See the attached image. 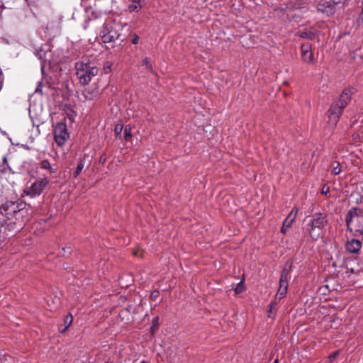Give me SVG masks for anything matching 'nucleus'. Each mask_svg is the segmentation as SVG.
Returning a JSON list of instances; mask_svg holds the SVG:
<instances>
[{
  "instance_id": "nucleus-1",
  "label": "nucleus",
  "mask_w": 363,
  "mask_h": 363,
  "mask_svg": "<svg viewBox=\"0 0 363 363\" xmlns=\"http://www.w3.org/2000/svg\"><path fill=\"white\" fill-rule=\"evenodd\" d=\"M75 69L79 83L84 86L88 84L99 72V68L87 58L77 62Z\"/></svg>"
},
{
  "instance_id": "nucleus-2",
  "label": "nucleus",
  "mask_w": 363,
  "mask_h": 363,
  "mask_svg": "<svg viewBox=\"0 0 363 363\" xmlns=\"http://www.w3.org/2000/svg\"><path fill=\"white\" fill-rule=\"evenodd\" d=\"M351 91L349 89H345L340 96L338 100L335 101L328 111V123L335 126L339 121L343 109L350 100Z\"/></svg>"
},
{
  "instance_id": "nucleus-3",
  "label": "nucleus",
  "mask_w": 363,
  "mask_h": 363,
  "mask_svg": "<svg viewBox=\"0 0 363 363\" xmlns=\"http://www.w3.org/2000/svg\"><path fill=\"white\" fill-rule=\"evenodd\" d=\"M328 224L326 216L323 213H314L308 219L306 231L310 237L316 240L324 234L325 228Z\"/></svg>"
},
{
  "instance_id": "nucleus-4",
  "label": "nucleus",
  "mask_w": 363,
  "mask_h": 363,
  "mask_svg": "<svg viewBox=\"0 0 363 363\" xmlns=\"http://www.w3.org/2000/svg\"><path fill=\"white\" fill-rule=\"evenodd\" d=\"M345 222L350 231H352L350 226L354 224L355 230L363 233V214L360 208L354 207L349 210L346 215Z\"/></svg>"
},
{
  "instance_id": "nucleus-5",
  "label": "nucleus",
  "mask_w": 363,
  "mask_h": 363,
  "mask_svg": "<svg viewBox=\"0 0 363 363\" xmlns=\"http://www.w3.org/2000/svg\"><path fill=\"white\" fill-rule=\"evenodd\" d=\"M26 204L21 202L6 201L1 206L0 213L11 219L16 213L23 210Z\"/></svg>"
},
{
  "instance_id": "nucleus-6",
  "label": "nucleus",
  "mask_w": 363,
  "mask_h": 363,
  "mask_svg": "<svg viewBox=\"0 0 363 363\" xmlns=\"http://www.w3.org/2000/svg\"><path fill=\"white\" fill-rule=\"evenodd\" d=\"M49 182L48 177L40 178L32 183L30 186H28L24 190V193L32 198L38 196L43 192Z\"/></svg>"
},
{
  "instance_id": "nucleus-7",
  "label": "nucleus",
  "mask_w": 363,
  "mask_h": 363,
  "mask_svg": "<svg viewBox=\"0 0 363 363\" xmlns=\"http://www.w3.org/2000/svg\"><path fill=\"white\" fill-rule=\"evenodd\" d=\"M54 137L58 145L61 146L65 144L68 138L67 125L65 123H57L54 129Z\"/></svg>"
},
{
  "instance_id": "nucleus-8",
  "label": "nucleus",
  "mask_w": 363,
  "mask_h": 363,
  "mask_svg": "<svg viewBox=\"0 0 363 363\" xmlns=\"http://www.w3.org/2000/svg\"><path fill=\"white\" fill-rule=\"evenodd\" d=\"M341 3V0H333V3L321 0L317 4V9L318 11L325 13L327 16H330L335 13L336 11L335 6Z\"/></svg>"
},
{
  "instance_id": "nucleus-9",
  "label": "nucleus",
  "mask_w": 363,
  "mask_h": 363,
  "mask_svg": "<svg viewBox=\"0 0 363 363\" xmlns=\"http://www.w3.org/2000/svg\"><path fill=\"white\" fill-rule=\"evenodd\" d=\"M111 28L110 25H105L100 33V37L104 43L115 42L119 37L118 32Z\"/></svg>"
},
{
  "instance_id": "nucleus-10",
  "label": "nucleus",
  "mask_w": 363,
  "mask_h": 363,
  "mask_svg": "<svg viewBox=\"0 0 363 363\" xmlns=\"http://www.w3.org/2000/svg\"><path fill=\"white\" fill-rule=\"evenodd\" d=\"M301 57L303 62L308 64H314L315 59L312 52V45L309 43L302 44L301 48Z\"/></svg>"
},
{
  "instance_id": "nucleus-11",
  "label": "nucleus",
  "mask_w": 363,
  "mask_h": 363,
  "mask_svg": "<svg viewBox=\"0 0 363 363\" xmlns=\"http://www.w3.org/2000/svg\"><path fill=\"white\" fill-rule=\"evenodd\" d=\"M298 212V209L296 208H294L290 213L288 215V216L285 218V220L283 222L282 227L281 228V232L284 234H286L287 232V230L291 226L292 223H294V220L296 219V214Z\"/></svg>"
},
{
  "instance_id": "nucleus-12",
  "label": "nucleus",
  "mask_w": 363,
  "mask_h": 363,
  "mask_svg": "<svg viewBox=\"0 0 363 363\" xmlns=\"http://www.w3.org/2000/svg\"><path fill=\"white\" fill-rule=\"evenodd\" d=\"M362 247V242L357 239L352 238L345 244L346 250L352 254L358 253Z\"/></svg>"
},
{
  "instance_id": "nucleus-13",
  "label": "nucleus",
  "mask_w": 363,
  "mask_h": 363,
  "mask_svg": "<svg viewBox=\"0 0 363 363\" xmlns=\"http://www.w3.org/2000/svg\"><path fill=\"white\" fill-rule=\"evenodd\" d=\"M38 165L41 169L48 171L50 174H55L57 171V166L51 164L47 160H42Z\"/></svg>"
},
{
  "instance_id": "nucleus-14",
  "label": "nucleus",
  "mask_w": 363,
  "mask_h": 363,
  "mask_svg": "<svg viewBox=\"0 0 363 363\" xmlns=\"http://www.w3.org/2000/svg\"><path fill=\"white\" fill-rule=\"evenodd\" d=\"M298 35L302 38L313 40L315 38V34L311 30H300L298 32Z\"/></svg>"
},
{
  "instance_id": "nucleus-15",
  "label": "nucleus",
  "mask_w": 363,
  "mask_h": 363,
  "mask_svg": "<svg viewBox=\"0 0 363 363\" xmlns=\"http://www.w3.org/2000/svg\"><path fill=\"white\" fill-rule=\"evenodd\" d=\"M159 327V317L155 316L152 320V325L150 327V330L152 334H154Z\"/></svg>"
},
{
  "instance_id": "nucleus-16",
  "label": "nucleus",
  "mask_w": 363,
  "mask_h": 363,
  "mask_svg": "<svg viewBox=\"0 0 363 363\" xmlns=\"http://www.w3.org/2000/svg\"><path fill=\"white\" fill-rule=\"evenodd\" d=\"M143 7L141 2L133 3L128 6L130 11H138Z\"/></svg>"
},
{
  "instance_id": "nucleus-17",
  "label": "nucleus",
  "mask_w": 363,
  "mask_h": 363,
  "mask_svg": "<svg viewBox=\"0 0 363 363\" xmlns=\"http://www.w3.org/2000/svg\"><path fill=\"white\" fill-rule=\"evenodd\" d=\"M290 279V273L288 269L284 268L281 272L280 280L284 281H289V279Z\"/></svg>"
},
{
  "instance_id": "nucleus-18",
  "label": "nucleus",
  "mask_w": 363,
  "mask_h": 363,
  "mask_svg": "<svg viewBox=\"0 0 363 363\" xmlns=\"http://www.w3.org/2000/svg\"><path fill=\"white\" fill-rule=\"evenodd\" d=\"M124 138L125 140H129L132 138L131 128L129 125H125L124 128Z\"/></svg>"
},
{
  "instance_id": "nucleus-19",
  "label": "nucleus",
  "mask_w": 363,
  "mask_h": 363,
  "mask_svg": "<svg viewBox=\"0 0 363 363\" xmlns=\"http://www.w3.org/2000/svg\"><path fill=\"white\" fill-rule=\"evenodd\" d=\"M84 167V162L82 160L79 161L77 164V169H76L75 172H74V177H77L79 175V174L81 173Z\"/></svg>"
},
{
  "instance_id": "nucleus-20",
  "label": "nucleus",
  "mask_w": 363,
  "mask_h": 363,
  "mask_svg": "<svg viewBox=\"0 0 363 363\" xmlns=\"http://www.w3.org/2000/svg\"><path fill=\"white\" fill-rule=\"evenodd\" d=\"M286 292H287L286 288L279 287L278 292L276 295V299L277 298L281 299L282 298H284L285 296Z\"/></svg>"
},
{
  "instance_id": "nucleus-21",
  "label": "nucleus",
  "mask_w": 363,
  "mask_h": 363,
  "mask_svg": "<svg viewBox=\"0 0 363 363\" xmlns=\"http://www.w3.org/2000/svg\"><path fill=\"white\" fill-rule=\"evenodd\" d=\"M244 290H245V287H244V281H243V280H242V281H240L238 284L237 286L235 287V293L236 294H240V293L243 292V291H244Z\"/></svg>"
},
{
  "instance_id": "nucleus-22",
  "label": "nucleus",
  "mask_w": 363,
  "mask_h": 363,
  "mask_svg": "<svg viewBox=\"0 0 363 363\" xmlns=\"http://www.w3.org/2000/svg\"><path fill=\"white\" fill-rule=\"evenodd\" d=\"M123 129V125L122 124H117L115 126L114 132L116 137L121 136V133Z\"/></svg>"
},
{
  "instance_id": "nucleus-23",
  "label": "nucleus",
  "mask_w": 363,
  "mask_h": 363,
  "mask_svg": "<svg viewBox=\"0 0 363 363\" xmlns=\"http://www.w3.org/2000/svg\"><path fill=\"white\" fill-rule=\"evenodd\" d=\"M73 320L72 315L71 314H68L64 320V325L67 326L69 328L72 324Z\"/></svg>"
},
{
  "instance_id": "nucleus-24",
  "label": "nucleus",
  "mask_w": 363,
  "mask_h": 363,
  "mask_svg": "<svg viewBox=\"0 0 363 363\" xmlns=\"http://www.w3.org/2000/svg\"><path fill=\"white\" fill-rule=\"evenodd\" d=\"M85 93H86L85 94V97L88 99H92L93 97L94 96H96L97 95L99 94V91H96L95 93H93V94H90L89 93V91L86 90L85 91Z\"/></svg>"
},
{
  "instance_id": "nucleus-25",
  "label": "nucleus",
  "mask_w": 363,
  "mask_h": 363,
  "mask_svg": "<svg viewBox=\"0 0 363 363\" xmlns=\"http://www.w3.org/2000/svg\"><path fill=\"white\" fill-rule=\"evenodd\" d=\"M341 172V169L340 167V164L338 162L336 163V166L335 167H333V173L335 174V175H337L340 173Z\"/></svg>"
},
{
  "instance_id": "nucleus-26",
  "label": "nucleus",
  "mask_w": 363,
  "mask_h": 363,
  "mask_svg": "<svg viewBox=\"0 0 363 363\" xmlns=\"http://www.w3.org/2000/svg\"><path fill=\"white\" fill-rule=\"evenodd\" d=\"M288 282L279 280V287H284L288 289Z\"/></svg>"
},
{
  "instance_id": "nucleus-27",
  "label": "nucleus",
  "mask_w": 363,
  "mask_h": 363,
  "mask_svg": "<svg viewBox=\"0 0 363 363\" xmlns=\"http://www.w3.org/2000/svg\"><path fill=\"white\" fill-rule=\"evenodd\" d=\"M139 41V36L138 35H134L131 42L133 44H137Z\"/></svg>"
},
{
  "instance_id": "nucleus-28",
  "label": "nucleus",
  "mask_w": 363,
  "mask_h": 363,
  "mask_svg": "<svg viewBox=\"0 0 363 363\" xmlns=\"http://www.w3.org/2000/svg\"><path fill=\"white\" fill-rule=\"evenodd\" d=\"M67 328H68L67 326H65L64 325H61L59 326V331L61 333H65L67 330Z\"/></svg>"
},
{
  "instance_id": "nucleus-29",
  "label": "nucleus",
  "mask_w": 363,
  "mask_h": 363,
  "mask_svg": "<svg viewBox=\"0 0 363 363\" xmlns=\"http://www.w3.org/2000/svg\"><path fill=\"white\" fill-rule=\"evenodd\" d=\"M277 305V302L276 301H272L269 304V306H270V311H269V313H272V310L274 309V306Z\"/></svg>"
},
{
  "instance_id": "nucleus-30",
  "label": "nucleus",
  "mask_w": 363,
  "mask_h": 363,
  "mask_svg": "<svg viewBox=\"0 0 363 363\" xmlns=\"http://www.w3.org/2000/svg\"><path fill=\"white\" fill-rule=\"evenodd\" d=\"M338 354H339V351L334 352L333 354H331L329 356V358L331 359H333L338 355Z\"/></svg>"
},
{
  "instance_id": "nucleus-31",
  "label": "nucleus",
  "mask_w": 363,
  "mask_h": 363,
  "mask_svg": "<svg viewBox=\"0 0 363 363\" xmlns=\"http://www.w3.org/2000/svg\"><path fill=\"white\" fill-rule=\"evenodd\" d=\"M329 192V187L324 186L322 189V194H327Z\"/></svg>"
},
{
  "instance_id": "nucleus-32",
  "label": "nucleus",
  "mask_w": 363,
  "mask_h": 363,
  "mask_svg": "<svg viewBox=\"0 0 363 363\" xmlns=\"http://www.w3.org/2000/svg\"><path fill=\"white\" fill-rule=\"evenodd\" d=\"M359 20L363 21V1L362 2V11L359 14Z\"/></svg>"
},
{
  "instance_id": "nucleus-33",
  "label": "nucleus",
  "mask_w": 363,
  "mask_h": 363,
  "mask_svg": "<svg viewBox=\"0 0 363 363\" xmlns=\"http://www.w3.org/2000/svg\"><path fill=\"white\" fill-rule=\"evenodd\" d=\"M104 69L105 72L108 73L111 69V64L105 65Z\"/></svg>"
},
{
  "instance_id": "nucleus-34",
  "label": "nucleus",
  "mask_w": 363,
  "mask_h": 363,
  "mask_svg": "<svg viewBox=\"0 0 363 363\" xmlns=\"http://www.w3.org/2000/svg\"><path fill=\"white\" fill-rule=\"evenodd\" d=\"M143 65H145L147 67L149 66V62H148V60H147V58H145V59L143 60Z\"/></svg>"
},
{
  "instance_id": "nucleus-35",
  "label": "nucleus",
  "mask_w": 363,
  "mask_h": 363,
  "mask_svg": "<svg viewBox=\"0 0 363 363\" xmlns=\"http://www.w3.org/2000/svg\"><path fill=\"white\" fill-rule=\"evenodd\" d=\"M105 161H106V158L104 157L103 156H101V157H100V162L104 163Z\"/></svg>"
},
{
  "instance_id": "nucleus-36",
  "label": "nucleus",
  "mask_w": 363,
  "mask_h": 363,
  "mask_svg": "<svg viewBox=\"0 0 363 363\" xmlns=\"http://www.w3.org/2000/svg\"><path fill=\"white\" fill-rule=\"evenodd\" d=\"M133 3L140 2V0H131Z\"/></svg>"
},
{
  "instance_id": "nucleus-37",
  "label": "nucleus",
  "mask_w": 363,
  "mask_h": 363,
  "mask_svg": "<svg viewBox=\"0 0 363 363\" xmlns=\"http://www.w3.org/2000/svg\"><path fill=\"white\" fill-rule=\"evenodd\" d=\"M41 91V89L39 87H37L35 89V92Z\"/></svg>"
},
{
  "instance_id": "nucleus-38",
  "label": "nucleus",
  "mask_w": 363,
  "mask_h": 363,
  "mask_svg": "<svg viewBox=\"0 0 363 363\" xmlns=\"http://www.w3.org/2000/svg\"><path fill=\"white\" fill-rule=\"evenodd\" d=\"M140 363H149V362H147L146 361H142Z\"/></svg>"
},
{
  "instance_id": "nucleus-39",
  "label": "nucleus",
  "mask_w": 363,
  "mask_h": 363,
  "mask_svg": "<svg viewBox=\"0 0 363 363\" xmlns=\"http://www.w3.org/2000/svg\"><path fill=\"white\" fill-rule=\"evenodd\" d=\"M274 363H278V359H276Z\"/></svg>"
}]
</instances>
